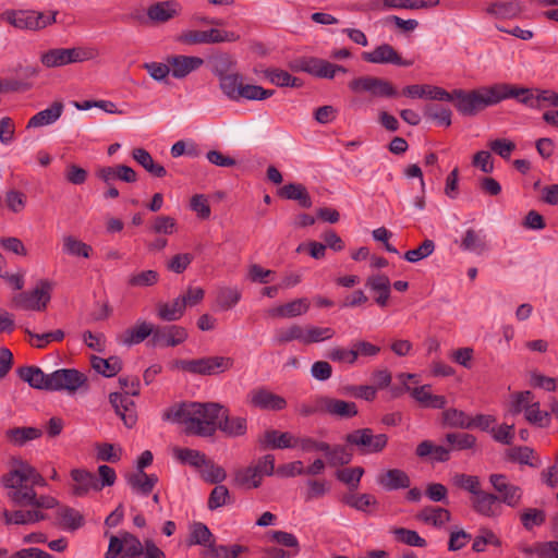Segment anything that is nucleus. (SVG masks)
<instances>
[{"mask_svg": "<svg viewBox=\"0 0 558 558\" xmlns=\"http://www.w3.org/2000/svg\"><path fill=\"white\" fill-rule=\"evenodd\" d=\"M510 96H518L512 89V84L499 83L470 92L453 89L449 93L450 98L445 101L454 102V107L462 116L473 117L487 107L509 99Z\"/></svg>", "mask_w": 558, "mask_h": 558, "instance_id": "f257e3e1", "label": "nucleus"}, {"mask_svg": "<svg viewBox=\"0 0 558 558\" xmlns=\"http://www.w3.org/2000/svg\"><path fill=\"white\" fill-rule=\"evenodd\" d=\"M166 558V554L151 539L144 543L134 534L121 531L110 535L105 558Z\"/></svg>", "mask_w": 558, "mask_h": 558, "instance_id": "f03ea898", "label": "nucleus"}, {"mask_svg": "<svg viewBox=\"0 0 558 558\" xmlns=\"http://www.w3.org/2000/svg\"><path fill=\"white\" fill-rule=\"evenodd\" d=\"M221 411L223 405L218 402H191V411L187 413L189 427H185V433L199 437L214 436Z\"/></svg>", "mask_w": 558, "mask_h": 558, "instance_id": "7ed1b4c3", "label": "nucleus"}, {"mask_svg": "<svg viewBox=\"0 0 558 558\" xmlns=\"http://www.w3.org/2000/svg\"><path fill=\"white\" fill-rule=\"evenodd\" d=\"M96 47L77 46L72 48H52L41 53L40 62L48 69L61 68L72 63H81L98 58Z\"/></svg>", "mask_w": 558, "mask_h": 558, "instance_id": "20e7f679", "label": "nucleus"}, {"mask_svg": "<svg viewBox=\"0 0 558 558\" xmlns=\"http://www.w3.org/2000/svg\"><path fill=\"white\" fill-rule=\"evenodd\" d=\"M234 365L231 356L213 355L194 360H175L172 368H178L193 375L215 376L230 371Z\"/></svg>", "mask_w": 558, "mask_h": 558, "instance_id": "39448f33", "label": "nucleus"}, {"mask_svg": "<svg viewBox=\"0 0 558 558\" xmlns=\"http://www.w3.org/2000/svg\"><path fill=\"white\" fill-rule=\"evenodd\" d=\"M58 11L8 10L3 19L19 29L39 31L57 22Z\"/></svg>", "mask_w": 558, "mask_h": 558, "instance_id": "423d86ee", "label": "nucleus"}, {"mask_svg": "<svg viewBox=\"0 0 558 558\" xmlns=\"http://www.w3.org/2000/svg\"><path fill=\"white\" fill-rule=\"evenodd\" d=\"M15 468L2 476L4 487L19 490L24 487H45L46 480L26 461L14 459Z\"/></svg>", "mask_w": 558, "mask_h": 558, "instance_id": "0eeeda50", "label": "nucleus"}, {"mask_svg": "<svg viewBox=\"0 0 558 558\" xmlns=\"http://www.w3.org/2000/svg\"><path fill=\"white\" fill-rule=\"evenodd\" d=\"M349 89L357 95L368 94L372 98H397L399 92L388 80L363 75L351 80L348 84Z\"/></svg>", "mask_w": 558, "mask_h": 558, "instance_id": "6e6552de", "label": "nucleus"}, {"mask_svg": "<svg viewBox=\"0 0 558 558\" xmlns=\"http://www.w3.org/2000/svg\"><path fill=\"white\" fill-rule=\"evenodd\" d=\"M345 444L355 448L361 454H372L381 452L387 444L388 436L386 434H374L372 428H359L344 436Z\"/></svg>", "mask_w": 558, "mask_h": 558, "instance_id": "1a4fd4ad", "label": "nucleus"}, {"mask_svg": "<svg viewBox=\"0 0 558 558\" xmlns=\"http://www.w3.org/2000/svg\"><path fill=\"white\" fill-rule=\"evenodd\" d=\"M53 282L41 279L32 291L21 292L13 296V305L24 311H44L51 299Z\"/></svg>", "mask_w": 558, "mask_h": 558, "instance_id": "9d476101", "label": "nucleus"}, {"mask_svg": "<svg viewBox=\"0 0 558 558\" xmlns=\"http://www.w3.org/2000/svg\"><path fill=\"white\" fill-rule=\"evenodd\" d=\"M240 36L233 32H228L218 28H210L206 31L189 29L182 32L177 40L183 45H206V44H220L236 41Z\"/></svg>", "mask_w": 558, "mask_h": 558, "instance_id": "9b49d317", "label": "nucleus"}, {"mask_svg": "<svg viewBox=\"0 0 558 558\" xmlns=\"http://www.w3.org/2000/svg\"><path fill=\"white\" fill-rule=\"evenodd\" d=\"M51 391L65 390L74 393L80 388L87 389V377L75 368H60L50 373Z\"/></svg>", "mask_w": 558, "mask_h": 558, "instance_id": "f8f14e48", "label": "nucleus"}, {"mask_svg": "<svg viewBox=\"0 0 558 558\" xmlns=\"http://www.w3.org/2000/svg\"><path fill=\"white\" fill-rule=\"evenodd\" d=\"M10 499L19 507H31L41 511V509H52L58 506V500L51 496H37L32 487L20 488L9 493Z\"/></svg>", "mask_w": 558, "mask_h": 558, "instance_id": "ddd939ff", "label": "nucleus"}, {"mask_svg": "<svg viewBox=\"0 0 558 558\" xmlns=\"http://www.w3.org/2000/svg\"><path fill=\"white\" fill-rule=\"evenodd\" d=\"M362 60L373 64H392L397 66H411L412 60H405L402 56L390 45L380 44L372 51H364L361 54Z\"/></svg>", "mask_w": 558, "mask_h": 558, "instance_id": "4468645a", "label": "nucleus"}, {"mask_svg": "<svg viewBox=\"0 0 558 558\" xmlns=\"http://www.w3.org/2000/svg\"><path fill=\"white\" fill-rule=\"evenodd\" d=\"M512 89L518 93V96H510V98L531 108H539L542 101L558 107V94L554 90L532 89L518 85H512Z\"/></svg>", "mask_w": 558, "mask_h": 558, "instance_id": "2eb2a0df", "label": "nucleus"}, {"mask_svg": "<svg viewBox=\"0 0 558 558\" xmlns=\"http://www.w3.org/2000/svg\"><path fill=\"white\" fill-rule=\"evenodd\" d=\"M489 482L494 489L499 494L500 505L505 504L511 508L520 505L523 490L520 486L510 483L504 474H492Z\"/></svg>", "mask_w": 558, "mask_h": 558, "instance_id": "dca6fc26", "label": "nucleus"}, {"mask_svg": "<svg viewBox=\"0 0 558 558\" xmlns=\"http://www.w3.org/2000/svg\"><path fill=\"white\" fill-rule=\"evenodd\" d=\"M251 407L263 411H281L287 407V400L267 388L253 389L247 395Z\"/></svg>", "mask_w": 558, "mask_h": 558, "instance_id": "f3484780", "label": "nucleus"}, {"mask_svg": "<svg viewBox=\"0 0 558 558\" xmlns=\"http://www.w3.org/2000/svg\"><path fill=\"white\" fill-rule=\"evenodd\" d=\"M187 339V331L184 327L178 325H169L163 327H155L151 342L154 345L175 347L183 343Z\"/></svg>", "mask_w": 558, "mask_h": 558, "instance_id": "a211bd4d", "label": "nucleus"}, {"mask_svg": "<svg viewBox=\"0 0 558 558\" xmlns=\"http://www.w3.org/2000/svg\"><path fill=\"white\" fill-rule=\"evenodd\" d=\"M170 65L171 75L174 78L182 80L190 73L198 70L204 64V59L195 56H170L167 58Z\"/></svg>", "mask_w": 558, "mask_h": 558, "instance_id": "6ab92c4d", "label": "nucleus"}, {"mask_svg": "<svg viewBox=\"0 0 558 558\" xmlns=\"http://www.w3.org/2000/svg\"><path fill=\"white\" fill-rule=\"evenodd\" d=\"M473 510L486 518H497L502 514V506L499 497L495 494L482 492L471 499Z\"/></svg>", "mask_w": 558, "mask_h": 558, "instance_id": "aec40b11", "label": "nucleus"}, {"mask_svg": "<svg viewBox=\"0 0 558 558\" xmlns=\"http://www.w3.org/2000/svg\"><path fill=\"white\" fill-rule=\"evenodd\" d=\"M129 396L130 395L112 392L109 395V401L114 408L116 413L123 421L124 425L131 428L135 425L137 417L135 412V403Z\"/></svg>", "mask_w": 558, "mask_h": 558, "instance_id": "412c9836", "label": "nucleus"}, {"mask_svg": "<svg viewBox=\"0 0 558 558\" xmlns=\"http://www.w3.org/2000/svg\"><path fill=\"white\" fill-rule=\"evenodd\" d=\"M258 442L263 449H291L295 448V436L289 432L268 429L259 437Z\"/></svg>", "mask_w": 558, "mask_h": 558, "instance_id": "4be33fe9", "label": "nucleus"}, {"mask_svg": "<svg viewBox=\"0 0 558 558\" xmlns=\"http://www.w3.org/2000/svg\"><path fill=\"white\" fill-rule=\"evenodd\" d=\"M228 437H241L247 432V421L241 416H230L229 409L223 405V411L218 418V427Z\"/></svg>", "mask_w": 558, "mask_h": 558, "instance_id": "5701e85b", "label": "nucleus"}, {"mask_svg": "<svg viewBox=\"0 0 558 558\" xmlns=\"http://www.w3.org/2000/svg\"><path fill=\"white\" fill-rule=\"evenodd\" d=\"M402 94L405 97L410 98H424L430 100H439L445 101V99H449V92L446 89L429 85V84H414L408 85L402 89Z\"/></svg>", "mask_w": 558, "mask_h": 558, "instance_id": "b1692460", "label": "nucleus"}, {"mask_svg": "<svg viewBox=\"0 0 558 558\" xmlns=\"http://www.w3.org/2000/svg\"><path fill=\"white\" fill-rule=\"evenodd\" d=\"M365 287L376 293L375 302L385 307L390 298L391 282L388 276L384 274H375L367 277Z\"/></svg>", "mask_w": 558, "mask_h": 558, "instance_id": "393cba45", "label": "nucleus"}, {"mask_svg": "<svg viewBox=\"0 0 558 558\" xmlns=\"http://www.w3.org/2000/svg\"><path fill=\"white\" fill-rule=\"evenodd\" d=\"M19 377L27 383L32 388L51 391L50 374L37 366H24L17 369Z\"/></svg>", "mask_w": 558, "mask_h": 558, "instance_id": "a878e982", "label": "nucleus"}, {"mask_svg": "<svg viewBox=\"0 0 558 558\" xmlns=\"http://www.w3.org/2000/svg\"><path fill=\"white\" fill-rule=\"evenodd\" d=\"M71 477L75 482L72 492L75 496H84L90 489L101 490L96 475L84 469H74L71 471Z\"/></svg>", "mask_w": 558, "mask_h": 558, "instance_id": "bb28decb", "label": "nucleus"}, {"mask_svg": "<svg viewBox=\"0 0 558 558\" xmlns=\"http://www.w3.org/2000/svg\"><path fill=\"white\" fill-rule=\"evenodd\" d=\"M377 484L384 489L391 492L409 488L411 485V480L403 470L389 469L377 476Z\"/></svg>", "mask_w": 558, "mask_h": 558, "instance_id": "cd10ccee", "label": "nucleus"}, {"mask_svg": "<svg viewBox=\"0 0 558 558\" xmlns=\"http://www.w3.org/2000/svg\"><path fill=\"white\" fill-rule=\"evenodd\" d=\"M155 327L145 320L137 322V324L126 329L122 335L118 337V342L131 347L143 342L147 337L154 335Z\"/></svg>", "mask_w": 558, "mask_h": 558, "instance_id": "c85d7f7f", "label": "nucleus"}, {"mask_svg": "<svg viewBox=\"0 0 558 558\" xmlns=\"http://www.w3.org/2000/svg\"><path fill=\"white\" fill-rule=\"evenodd\" d=\"M277 195L280 198L295 201L302 208H311L313 205L312 197L301 183H289L278 189Z\"/></svg>", "mask_w": 558, "mask_h": 558, "instance_id": "c756f323", "label": "nucleus"}, {"mask_svg": "<svg viewBox=\"0 0 558 558\" xmlns=\"http://www.w3.org/2000/svg\"><path fill=\"white\" fill-rule=\"evenodd\" d=\"M179 9L174 0L156 2L147 9V16L151 22L166 23L179 14Z\"/></svg>", "mask_w": 558, "mask_h": 558, "instance_id": "7c9ffc66", "label": "nucleus"}, {"mask_svg": "<svg viewBox=\"0 0 558 558\" xmlns=\"http://www.w3.org/2000/svg\"><path fill=\"white\" fill-rule=\"evenodd\" d=\"M357 413L359 410L354 402L326 396L325 414L337 418H351L356 416Z\"/></svg>", "mask_w": 558, "mask_h": 558, "instance_id": "2f4dec72", "label": "nucleus"}, {"mask_svg": "<svg viewBox=\"0 0 558 558\" xmlns=\"http://www.w3.org/2000/svg\"><path fill=\"white\" fill-rule=\"evenodd\" d=\"M310 308L307 299H295L282 305L268 310V315L279 318H292L305 314Z\"/></svg>", "mask_w": 558, "mask_h": 558, "instance_id": "473e14b6", "label": "nucleus"}, {"mask_svg": "<svg viewBox=\"0 0 558 558\" xmlns=\"http://www.w3.org/2000/svg\"><path fill=\"white\" fill-rule=\"evenodd\" d=\"M486 13L495 19L510 20L522 13V7L518 0L495 1L486 8Z\"/></svg>", "mask_w": 558, "mask_h": 558, "instance_id": "72a5a7b5", "label": "nucleus"}, {"mask_svg": "<svg viewBox=\"0 0 558 558\" xmlns=\"http://www.w3.org/2000/svg\"><path fill=\"white\" fill-rule=\"evenodd\" d=\"M2 515L5 524L19 525L33 524L47 519V515L43 511L33 508L28 510L20 509L15 511L4 510Z\"/></svg>", "mask_w": 558, "mask_h": 558, "instance_id": "f704fd0d", "label": "nucleus"}, {"mask_svg": "<svg viewBox=\"0 0 558 558\" xmlns=\"http://www.w3.org/2000/svg\"><path fill=\"white\" fill-rule=\"evenodd\" d=\"M450 451L451 449L435 445L432 440H423L417 445L415 454L421 459L430 458L433 462H447Z\"/></svg>", "mask_w": 558, "mask_h": 558, "instance_id": "c9c22d12", "label": "nucleus"}, {"mask_svg": "<svg viewBox=\"0 0 558 558\" xmlns=\"http://www.w3.org/2000/svg\"><path fill=\"white\" fill-rule=\"evenodd\" d=\"M63 108L64 106L61 101L52 102L49 108L41 110L33 116L28 120L26 129L40 128L52 124L61 117Z\"/></svg>", "mask_w": 558, "mask_h": 558, "instance_id": "e433bc0d", "label": "nucleus"}, {"mask_svg": "<svg viewBox=\"0 0 558 558\" xmlns=\"http://www.w3.org/2000/svg\"><path fill=\"white\" fill-rule=\"evenodd\" d=\"M417 520L435 527H441L451 520V513L446 508L426 506L417 514Z\"/></svg>", "mask_w": 558, "mask_h": 558, "instance_id": "4c0bfd02", "label": "nucleus"}, {"mask_svg": "<svg viewBox=\"0 0 558 558\" xmlns=\"http://www.w3.org/2000/svg\"><path fill=\"white\" fill-rule=\"evenodd\" d=\"M327 463L331 468H338L349 464L353 459V452L345 445H329L328 449L324 450Z\"/></svg>", "mask_w": 558, "mask_h": 558, "instance_id": "58836bf2", "label": "nucleus"}, {"mask_svg": "<svg viewBox=\"0 0 558 558\" xmlns=\"http://www.w3.org/2000/svg\"><path fill=\"white\" fill-rule=\"evenodd\" d=\"M172 452L182 464H189L198 470H202L203 465L208 463L207 456L195 449L174 447Z\"/></svg>", "mask_w": 558, "mask_h": 558, "instance_id": "ea45409f", "label": "nucleus"}, {"mask_svg": "<svg viewBox=\"0 0 558 558\" xmlns=\"http://www.w3.org/2000/svg\"><path fill=\"white\" fill-rule=\"evenodd\" d=\"M90 363L92 367L105 377H113L122 369V361L116 355L108 359L93 355Z\"/></svg>", "mask_w": 558, "mask_h": 558, "instance_id": "a19ab883", "label": "nucleus"}, {"mask_svg": "<svg viewBox=\"0 0 558 558\" xmlns=\"http://www.w3.org/2000/svg\"><path fill=\"white\" fill-rule=\"evenodd\" d=\"M157 482L158 477L156 474H147L145 472L131 474L128 477V484L131 486V488L144 496H147L151 493Z\"/></svg>", "mask_w": 558, "mask_h": 558, "instance_id": "79ce46f5", "label": "nucleus"}, {"mask_svg": "<svg viewBox=\"0 0 558 558\" xmlns=\"http://www.w3.org/2000/svg\"><path fill=\"white\" fill-rule=\"evenodd\" d=\"M43 435L41 429L37 427H14L5 430L7 439L14 446L22 447L27 441L39 438Z\"/></svg>", "mask_w": 558, "mask_h": 558, "instance_id": "37998d69", "label": "nucleus"}, {"mask_svg": "<svg viewBox=\"0 0 558 558\" xmlns=\"http://www.w3.org/2000/svg\"><path fill=\"white\" fill-rule=\"evenodd\" d=\"M208 63L211 73L218 78L234 72L236 65L235 60L226 52L210 57Z\"/></svg>", "mask_w": 558, "mask_h": 558, "instance_id": "c03bdc74", "label": "nucleus"}, {"mask_svg": "<svg viewBox=\"0 0 558 558\" xmlns=\"http://www.w3.org/2000/svg\"><path fill=\"white\" fill-rule=\"evenodd\" d=\"M62 251L70 256L89 258L93 247L73 235H64L62 238Z\"/></svg>", "mask_w": 558, "mask_h": 558, "instance_id": "a18cd8bd", "label": "nucleus"}, {"mask_svg": "<svg viewBox=\"0 0 558 558\" xmlns=\"http://www.w3.org/2000/svg\"><path fill=\"white\" fill-rule=\"evenodd\" d=\"M185 307L186 301L178 296L171 303L159 304L157 314L165 322H174L183 316Z\"/></svg>", "mask_w": 558, "mask_h": 558, "instance_id": "49530a36", "label": "nucleus"}, {"mask_svg": "<svg viewBox=\"0 0 558 558\" xmlns=\"http://www.w3.org/2000/svg\"><path fill=\"white\" fill-rule=\"evenodd\" d=\"M451 482L457 488L470 493L473 497L483 492L480 477L476 475L457 473L452 476Z\"/></svg>", "mask_w": 558, "mask_h": 558, "instance_id": "de8ad7c7", "label": "nucleus"}, {"mask_svg": "<svg viewBox=\"0 0 558 558\" xmlns=\"http://www.w3.org/2000/svg\"><path fill=\"white\" fill-rule=\"evenodd\" d=\"M60 525L69 531H76L84 524L83 514L74 508L64 506L58 510Z\"/></svg>", "mask_w": 558, "mask_h": 558, "instance_id": "09e8293b", "label": "nucleus"}, {"mask_svg": "<svg viewBox=\"0 0 558 558\" xmlns=\"http://www.w3.org/2000/svg\"><path fill=\"white\" fill-rule=\"evenodd\" d=\"M262 480L254 466H247L234 472L233 483L244 488H257L260 486Z\"/></svg>", "mask_w": 558, "mask_h": 558, "instance_id": "8fccbe9b", "label": "nucleus"}, {"mask_svg": "<svg viewBox=\"0 0 558 558\" xmlns=\"http://www.w3.org/2000/svg\"><path fill=\"white\" fill-rule=\"evenodd\" d=\"M218 80L219 87L223 95H226L231 100L238 101V90H240L243 83L242 75L234 71Z\"/></svg>", "mask_w": 558, "mask_h": 558, "instance_id": "3c124183", "label": "nucleus"}, {"mask_svg": "<svg viewBox=\"0 0 558 558\" xmlns=\"http://www.w3.org/2000/svg\"><path fill=\"white\" fill-rule=\"evenodd\" d=\"M460 246L463 251H469L476 254H482L487 250L485 235L475 231L474 229H468L465 231Z\"/></svg>", "mask_w": 558, "mask_h": 558, "instance_id": "603ef678", "label": "nucleus"}, {"mask_svg": "<svg viewBox=\"0 0 558 558\" xmlns=\"http://www.w3.org/2000/svg\"><path fill=\"white\" fill-rule=\"evenodd\" d=\"M304 328L293 324L287 328L276 329L272 341L277 345H283L288 342L298 340L303 343Z\"/></svg>", "mask_w": 558, "mask_h": 558, "instance_id": "864d4df0", "label": "nucleus"}, {"mask_svg": "<svg viewBox=\"0 0 558 558\" xmlns=\"http://www.w3.org/2000/svg\"><path fill=\"white\" fill-rule=\"evenodd\" d=\"M326 396H316L306 402H301L295 405V412L303 417H308L315 414H325Z\"/></svg>", "mask_w": 558, "mask_h": 558, "instance_id": "5fc2aeb1", "label": "nucleus"}, {"mask_svg": "<svg viewBox=\"0 0 558 558\" xmlns=\"http://www.w3.org/2000/svg\"><path fill=\"white\" fill-rule=\"evenodd\" d=\"M444 424L449 427L472 428L471 416L458 409H448L442 412Z\"/></svg>", "mask_w": 558, "mask_h": 558, "instance_id": "6e6d98bb", "label": "nucleus"}, {"mask_svg": "<svg viewBox=\"0 0 558 558\" xmlns=\"http://www.w3.org/2000/svg\"><path fill=\"white\" fill-rule=\"evenodd\" d=\"M244 550L241 545H233L231 547L225 545H216L213 542L204 550L206 558H238L239 554Z\"/></svg>", "mask_w": 558, "mask_h": 558, "instance_id": "4d7b16f0", "label": "nucleus"}, {"mask_svg": "<svg viewBox=\"0 0 558 558\" xmlns=\"http://www.w3.org/2000/svg\"><path fill=\"white\" fill-rule=\"evenodd\" d=\"M438 4L439 0H384V7L387 9L417 10L433 8Z\"/></svg>", "mask_w": 558, "mask_h": 558, "instance_id": "13d9d810", "label": "nucleus"}, {"mask_svg": "<svg viewBox=\"0 0 558 558\" xmlns=\"http://www.w3.org/2000/svg\"><path fill=\"white\" fill-rule=\"evenodd\" d=\"M533 456L534 450L526 446L512 447L506 451V457L509 461L537 468L538 463L532 461Z\"/></svg>", "mask_w": 558, "mask_h": 558, "instance_id": "bf43d9fd", "label": "nucleus"}, {"mask_svg": "<svg viewBox=\"0 0 558 558\" xmlns=\"http://www.w3.org/2000/svg\"><path fill=\"white\" fill-rule=\"evenodd\" d=\"M275 94L274 89H265L259 85L243 84L238 90V100L241 98L247 100H264Z\"/></svg>", "mask_w": 558, "mask_h": 558, "instance_id": "052dcab7", "label": "nucleus"}, {"mask_svg": "<svg viewBox=\"0 0 558 558\" xmlns=\"http://www.w3.org/2000/svg\"><path fill=\"white\" fill-rule=\"evenodd\" d=\"M240 299L241 292L239 289L225 287L218 290L216 302L221 310L228 311L235 306Z\"/></svg>", "mask_w": 558, "mask_h": 558, "instance_id": "680f3d73", "label": "nucleus"}, {"mask_svg": "<svg viewBox=\"0 0 558 558\" xmlns=\"http://www.w3.org/2000/svg\"><path fill=\"white\" fill-rule=\"evenodd\" d=\"M213 533L206 524L194 522L191 526L190 545H202L207 547L211 543Z\"/></svg>", "mask_w": 558, "mask_h": 558, "instance_id": "e2e57ef3", "label": "nucleus"}, {"mask_svg": "<svg viewBox=\"0 0 558 558\" xmlns=\"http://www.w3.org/2000/svg\"><path fill=\"white\" fill-rule=\"evenodd\" d=\"M335 336V330L330 327L308 326L304 329L303 344H312L329 340Z\"/></svg>", "mask_w": 558, "mask_h": 558, "instance_id": "0e129e2a", "label": "nucleus"}, {"mask_svg": "<svg viewBox=\"0 0 558 558\" xmlns=\"http://www.w3.org/2000/svg\"><path fill=\"white\" fill-rule=\"evenodd\" d=\"M363 474L364 469L362 466H354L338 470L336 476L340 482L348 485L350 489L354 490L359 487Z\"/></svg>", "mask_w": 558, "mask_h": 558, "instance_id": "69168bd1", "label": "nucleus"}, {"mask_svg": "<svg viewBox=\"0 0 558 558\" xmlns=\"http://www.w3.org/2000/svg\"><path fill=\"white\" fill-rule=\"evenodd\" d=\"M191 411V402L190 403H181L179 405H173L167 409L162 418L165 421H170L173 423H182L185 427H189V415L187 413Z\"/></svg>", "mask_w": 558, "mask_h": 558, "instance_id": "338daca9", "label": "nucleus"}, {"mask_svg": "<svg viewBox=\"0 0 558 558\" xmlns=\"http://www.w3.org/2000/svg\"><path fill=\"white\" fill-rule=\"evenodd\" d=\"M524 415L529 423L538 427H546L550 423L549 413L539 410V402H533L525 407Z\"/></svg>", "mask_w": 558, "mask_h": 558, "instance_id": "774afa93", "label": "nucleus"}]
</instances>
